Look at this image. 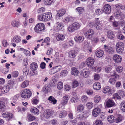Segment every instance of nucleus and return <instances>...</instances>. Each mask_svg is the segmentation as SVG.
<instances>
[{
	"mask_svg": "<svg viewBox=\"0 0 125 125\" xmlns=\"http://www.w3.org/2000/svg\"><path fill=\"white\" fill-rule=\"evenodd\" d=\"M104 48L105 51L109 54L113 53L114 52V49L112 47L104 45Z\"/></svg>",
	"mask_w": 125,
	"mask_h": 125,
	"instance_id": "nucleus-8",
	"label": "nucleus"
},
{
	"mask_svg": "<svg viewBox=\"0 0 125 125\" xmlns=\"http://www.w3.org/2000/svg\"><path fill=\"white\" fill-rule=\"evenodd\" d=\"M65 12V10L64 9H62L59 10L56 15V18L57 19H60V18L64 15Z\"/></svg>",
	"mask_w": 125,
	"mask_h": 125,
	"instance_id": "nucleus-12",
	"label": "nucleus"
},
{
	"mask_svg": "<svg viewBox=\"0 0 125 125\" xmlns=\"http://www.w3.org/2000/svg\"><path fill=\"white\" fill-rule=\"evenodd\" d=\"M48 99L49 100L50 103L53 104L56 103L57 100L53 96H50Z\"/></svg>",
	"mask_w": 125,
	"mask_h": 125,
	"instance_id": "nucleus-32",
	"label": "nucleus"
},
{
	"mask_svg": "<svg viewBox=\"0 0 125 125\" xmlns=\"http://www.w3.org/2000/svg\"><path fill=\"white\" fill-rule=\"evenodd\" d=\"M100 97L98 95H96L94 98V101L95 103H98L100 100Z\"/></svg>",
	"mask_w": 125,
	"mask_h": 125,
	"instance_id": "nucleus-42",
	"label": "nucleus"
},
{
	"mask_svg": "<svg viewBox=\"0 0 125 125\" xmlns=\"http://www.w3.org/2000/svg\"><path fill=\"white\" fill-rule=\"evenodd\" d=\"M107 37L110 39H112L115 37V35L113 31H109L107 32Z\"/></svg>",
	"mask_w": 125,
	"mask_h": 125,
	"instance_id": "nucleus-28",
	"label": "nucleus"
},
{
	"mask_svg": "<svg viewBox=\"0 0 125 125\" xmlns=\"http://www.w3.org/2000/svg\"><path fill=\"white\" fill-rule=\"evenodd\" d=\"M124 45L122 42H117L116 45V49L117 52L118 53H121L124 49Z\"/></svg>",
	"mask_w": 125,
	"mask_h": 125,
	"instance_id": "nucleus-3",
	"label": "nucleus"
},
{
	"mask_svg": "<svg viewBox=\"0 0 125 125\" xmlns=\"http://www.w3.org/2000/svg\"><path fill=\"white\" fill-rule=\"evenodd\" d=\"M14 83L13 81L11 80L8 82V85L7 86H8L10 87V89L11 88H12L13 86L14 85Z\"/></svg>",
	"mask_w": 125,
	"mask_h": 125,
	"instance_id": "nucleus-55",
	"label": "nucleus"
},
{
	"mask_svg": "<svg viewBox=\"0 0 125 125\" xmlns=\"http://www.w3.org/2000/svg\"><path fill=\"white\" fill-rule=\"evenodd\" d=\"M111 69V66L110 65H108L105 68V72L107 73H108L110 71Z\"/></svg>",
	"mask_w": 125,
	"mask_h": 125,
	"instance_id": "nucleus-63",
	"label": "nucleus"
},
{
	"mask_svg": "<svg viewBox=\"0 0 125 125\" xmlns=\"http://www.w3.org/2000/svg\"><path fill=\"white\" fill-rule=\"evenodd\" d=\"M35 119V117L31 114L28 115L27 117V119L29 121H32Z\"/></svg>",
	"mask_w": 125,
	"mask_h": 125,
	"instance_id": "nucleus-41",
	"label": "nucleus"
},
{
	"mask_svg": "<svg viewBox=\"0 0 125 125\" xmlns=\"http://www.w3.org/2000/svg\"><path fill=\"white\" fill-rule=\"evenodd\" d=\"M2 116L3 117L6 118L9 120L12 118L13 115L11 113L7 112L3 113L2 114Z\"/></svg>",
	"mask_w": 125,
	"mask_h": 125,
	"instance_id": "nucleus-21",
	"label": "nucleus"
},
{
	"mask_svg": "<svg viewBox=\"0 0 125 125\" xmlns=\"http://www.w3.org/2000/svg\"><path fill=\"white\" fill-rule=\"evenodd\" d=\"M123 116L121 115H119L115 120L116 123H117L121 121L122 120Z\"/></svg>",
	"mask_w": 125,
	"mask_h": 125,
	"instance_id": "nucleus-48",
	"label": "nucleus"
},
{
	"mask_svg": "<svg viewBox=\"0 0 125 125\" xmlns=\"http://www.w3.org/2000/svg\"><path fill=\"white\" fill-rule=\"evenodd\" d=\"M113 59L114 61L117 63H120L122 60V57L121 56L117 54L113 55Z\"/></svg>",
	"mask_w": 125,
	"mask_h": 125,
	"instance_id": "nucleus-15",
	"label": "nucleus"
},
{
	"mask_svg": "<svg viewBox=\"0 0 125 125\" xmlns=\"http://www.w3.org/2000/svg\"><path fill=\"white\" fill-rule=\"evenodd\" d=\"M123 70V68L121 66H119L116 67V71L119 73H121L122 72Z\"/></svg>",
	"mask_w": 125,
	"mask_h": 125,
	"instance_id": "nucleus-53",
	"label": "nucleus"
},
{
	"mask_svg": "<svg viewBox=\"0 0 125 125\" xmlns=\"http://www.w3.org/2000/svg\"><path fill=\"white\" fill-rule=\"evenodd\" d=\"M84 109L83 106L82 104L78 105L77 107L76 111L78 113L82 111Z\"/></svg>",
	"mask_w": 125,
	"mask_h": 125,
	"instance_id": "nucleus-39",
	"label": "nucleus"
},
{
	"mask_svg": "<svg viewBox=\"0 0 125 125\" xmlns=\"http://www.w3.org/2000/svg\"><path fill=\"white\" fill-rule=\"evenodd\" d=\"M101 111L100 108L98 107L95 108L92 111V115L95 117H97L99 115Z\"/></svg>",
	"mask_w": 125,
	"mask_h": 125,
	"instance_id": "nucleus-11",
	"label": "nucleus"
},
{
	"mask_svg": "<svg viewBox=\"0 0 125 125\" xmlns=\"http://www.w3.org/2000/svg\"><path fill=\"white\" fill-rule=\"evenodd\" d=\"M93 87L94 89L95 90H99L101 88L100 84L98 82H96L93 84Z\"/></svg>",
	"mask_w": 125,
	"mask_h": 125,
	"instance_id": "nucleus-25",
	"label": "nucleus"
},
{
	"mask_svg": "<svg viewBox=\"0 0 125 125\" xmlns=\"http://www.w3.org/2000/svg\"><path fill=\"white\" fill-rule=\"evenodd\" d=\"M68 29L69 31L70 32H72L75 30L72 24L69 26Z\"/></svg>",
	"mask_w": 125,
	"mask_h": 125,
	"instance_id": "nucleus-51",
	"label": "nucleus"
},
{
	"mask_svg": "<svg viewBox=\"0 0 125 125\" xmlns=\"http://www.w3.org/2000/svg\"><path fill=\"white\" fill-rule=\"evenodd\" d=\"M71 70L72 74L75 76H77L78 75L79 71L77 68L75 67H73L72 68Z\"/></svg>",
	"mask_w": 125,
	"mask_h": 125,
	"instance_id": "nucleus-27",
	"label": "nucleus"
},
{
	"mask_svg": "<svg viewBox=\"0 0 125 125\" xmlns=\"http://www.w3.org/2000/svg\"><path fill=\"white\" fill-rule=\"evenodd\" d=\"M93 26L95 27L97 30H99L102 29V24L100 23L99 21H96L95 24H94Z\"/></svg>",
	"mask_w": 125,
	"mask_h": 125,
	"instance_id": "nucleus-24",
	"label": "nucleus"
},
{
	"mask_svg": "<svg viewBox=\"0 0 125 125\" xmlns=\"http://www.w3.org/2000/svg\"><path fill=\"white\" fill-rule=\"evenodd\" d=\"M52 113V111L50 110H47L44 112L43 116L46 118H49Z\"/></svg>",
	"mask_w": 125,
	"mask_h": 125,
	"instance_id": "nucleus-22",
	"label": "nucleus"
},
{
	"mask_svg": "<svg viewBox=\"0 0 125 125\" xmlns=\"http://www.w3.org/2000/svg\"><path fill=\"white\" fill-rule=\"evenodd\" d=\"M115 105V103L112 100H108L105 103V106L108 108L113 107Z\"/></svg>",
	"mask_w": 125,
	"mask_h": 125,
	"instance_id": "nucleus-14",
	"label": "nucleus"
},
{
	"mask_svg": "<svg viewBox=\"0 0 125 125\" xmlns=\"http://www.w3.org/2000/svg\"><path fill=\"white\" fill-rule=\"evenodd\" d=\"M119 107L122 111L125 112V101L122 102L120 104Z\"/></svg>",
	"mask_w": 125,
	"mask_h": 125,
	"instance_id": "nucleus-35",
	"label": "nucleus"
},
{
	"mask_svg": "<svg viewBox=\"0 0 125 125\" xmlns=\"http://www.w3.org/2000/svg\"><path fill=\"white\" fill-rule=\"evenodd\" d=\"M23 72L24 75H26L28 73V71L26 67L24 68L23 70Z\"/></svg>",
	"mask_w": 125,
	"mask_h": 125,
	"instance_id": "nucleus-64",
	"label": "nucleus"
},
{
	"mask_svg": "<svg viewBox=\"0 0 125 125\" xmlns=\"http://www.w3.org/2000/svg\"><path fill=\"white\" fill-rule=\"evenodd\" d=\"M29 84V82L28 80L24 81L21 84V86L22 88H25L28 86Z\"/></svg>",
	"mask_w": 125,
	"mask_h": 125,
	"instance_id": "nucleus-38",
	"label": "nucleus"
},
{
	"mask_svg": "<svg viewBox=\"0 0 125 125\" xmlns=\"http://www.w3.org/2000/svg\"><path fill=\"white\" fill-rule=\"evenodd\" d=\"M115 7L116 9L117 10H125V6L120 4L116 5Z\"/></svg>",
	"mask_w": 125,
	"mask_h": 125,
	"instance_id": "nucleus-36",
	"label": "nucleus"
},
{
	"mask_svg": "<svg viewBox=\"0 0 125 125\" xmlns=\"http://www.w3.org/2000/svg\"><path fill=\"white\" fill-rule=\"evenodd\" d=\"M28 59L27 58H25L23 60V64L24 66H26L28 64Z\"/></svg>",
	"mask_w": 125,
	"mask_h": 125,
	"instance_id": "nucleus-58",
	"label": "nucleus"
},
{
	"mask_svg": "<svg viewBox=\"0 0 125 125\" xmlns=\"http://www.w3.org/2000/svg\"><path fill=\"white\" fill-rule=\"evenodd\" d=\"M45 17V14L44 13L41 15H38L37 16L38 19L40 21H46V20Z\"/></svg>",
	"mask_w": 125,
	"mask_h": 125,
	"instance_id": "nucleus-29",
	"label": "nucleus"
},
{
	"mask_svg": "<svg viewBox=\"0 0 125 125\" xmlns=\"http://www.w3.org/2000/svg\"><path fill=\"white\" fill-rule=\"evenodd\" d=\"M68 73L67 70H62L60 74V76L61 77H64L66 76Z\"/></svg>",
	"mask_w": 125,
	"mask_h": 125,
	"instance_id": "nucleus-43",
	"label": "nucleus"
},
{
	"mask_svg": "<svg viewBox=\"0 0 125 125\" xmlns=\"http://www.w3.org/2000/svg\"><path fill=\"white\" fill-rule=\"evenodd\" d=\"M11 25L13 27L17 28L20 26V24L17 21H13L11 22Z\"/></svg>",
	"mask_w": 125,
	"mask_h": 125,
	"instance_id": "nucleus-34",
	"label": "nucleus"
},
{
	"mask_svg": "<svg viewBox=\"0 0 125 125\" xmlns=\"http://www.w3.org/2000/svg\"><path fill=\"white\" fill-rule=\"evenodd\" d=\"M107 119L108 121L110 123L113 122L115 120V117L112 115L109 116L108 117Z\"/></svg>",
	"mask_w": 125,
	"mask_h": 125,
	"instance_id": "nucleus-45",
	"label": "nucleus"
},
{
	"mask_svg": "<svg viewBox=\"0 0 125 125\" xmlns=\"http://www.w3.org/2000/svg\"><path fill=\"white\" fill-rule=\"evenodd\" d=\"M56 40L59 41H62L64 40L65 36L63 34L57 33L56 35Z\"/></svg>",
	"mask_w": 125,
	"mask_h": 125,
	"instance_id": "nucleus-17",
	"label": "nucleus"
},
{
	"mask_svg": "<svg viewBox=\"0 0 125 125\" xmlns=\"http://www.w3.org/2000/svg\"><path fill=\"white\" fill-rule=\"evenodd\" d=\"M70 99V96L68 95H66L63 96L62 98L61 104L62 105H64L66 104L67 103L68 101Z\"/></svg>",
	"mask_w": 125,
	"mask_h": 125,
	"instance_id": "nucleus-16",
	"label": "nucleus"
},
{
	"mask_svg": "<svg viewBox=\"0 0 125 125\" xmlns=\"http://www.w3.org/2000/svg\"><path fill=\"white\" fill-rule=\"evenodd\" d=\"M71 18L70 17H66L62 21L63 22H69Z\"/></svg>",
	"mask_w": 125,
	"mask_h": 125,
	"instance_id": "nucleus-60",
	"label": "nucleus"
},
{
	"mask_svg": "<svg viewBox=\"0 0 125 125\" xmlns=\"http://www.w3.org/2000/svg\"><path fill=\"white\" fill-rule=\"evenodd\" d=\"M72 25L75 30L78 29L81 26V24L77 22L73 23Z\"/></svg>",
	"mask_w": 125,
	"mask_h": 125,
	"instance_id": "nucleus-33",
	"label": "nucleus"
},
{
	"mask_svg": "<svg viewBox=\"0 0 125 125\" xmlns=\"http://www.w3.org/2000/svg\"><path fill=\"white\" fill-rule=\"evenodd\" d=\"M75 10L80 13H82L84 12V7H78Z\"/></svg>",
	"mask_w": 125,
	"mask_h": 125,
	"instance_id": "nucleus-46",
	"label": "nucleus"
},
{
	"mask_svg": "<svg viewBox=\"0 0 125 125\" xmlns=\"http://www.w3.org/2000/svg\"><path fill=\"white\" fill-rule=\"evenodd\" d=\"M54 0H43L44 3L46 5H49L52 4Z\"/></svg>",
	"mask_w": 125,
	"mask_h": 125,
	"instance_id": "nucleus-47",
	"label": "nucleus"
},
{
	"mask_svg": "<svg viewBox=\"0 0 125 125\" xmlns=\"http://www.w3.org/2000/svg\"><path fill=\"white\" fill-rule=\"evenodd\" d=\"M89 72L86 69H83L81 71L80 74L83 76V77L86 78L89 75Z\"/></svg>",
	"mask_w": 125,
	"mask_h": 125,
	"instance_id": "nucleus-18",
	"label": "nucleus"
},
{
	"mask_svg": "<svg viewBox=\"0 0 125 125\" xmlns=\"http://www.w3.org/2000/svg\"><path fill=\"white\" fill-rule=\"evenodd\" d=\"M94 34V31L93 29H90L85 33L84 35L86 38L89 39Z\"/></svg>",
	"mask_w": 125,
	"mask_h": 125,
	"instance_id": "nucleus-7",
	"label": "nucleus"
},
{
	"mask_svg": "<svg viewBox=\"0 0 125 125\" xmlns=\"http://www.w3.org/2000/svg\"><path fill=\"white\" fill-rule=\"evenodd\" d=\"M19 96V94H17L13 97H11L10 99L11 100H12L13 101H15L16 102V101L18 99Z\"/></svg>",
	"mask_w": 125,
	"mask_h": 125,
	"instance_id": "nucleus-54",
	"label": "nucleus"
},
{
	"mask_svg": "<svg viewBox=\"0 0 125 125\" xmlns=\"http://www.w3.org/2000/svg\"><path fill=\"white\" fill-rule=\"evenodd\" d=\"M30 69L32 70H36L38 68L37 63L35 62H33L31 63L30 65Z\"/></svg>",
	"mask_w": 125,
	"mask_h": 125,
	"instance_id": "nucleus-31",
	"label": "nucleus"
},
{
	"mask_svg": "<svg viewBox=\"0 0 125 125\" xmlns=\"http://www.w3.org/2000/svg\"><path fill=\"white\" fill-rule=\"evenodd\" d=\"M103 124L101 120L99 119H97L95 121L94 125H103Z\"/></svg>",
	"mask_w": 125,
	"mask_h": 125,
	"instance_id": "nucleus-50",
	"label": "nucleus"
},
{
	"mask_svg": "<svg viewBox=\"0 0 125 125\" xmlns=\"http://www.w3.org/2000/svg\"><path fill=\"white\" fill-rule=\"evenodd\" d=\"M12 75L13 77L16 78L18 77L19 75V73L17 71H14L11 74Z\"/></svg>",
	"mask_w": 125,
	"mask_h": 125,
	"instance_id": "nucleus-57",
	"label": "nucleus"
},
{
	"mask_svg": "<svg viewBox=\"0 0 125 125\" xmlns=\"http://www.w3.org/2000/svg\"><path fill=\"white\" fill-rule=\"evenodd\" d=\"M119 24V23L118 21L115 20H114V21H113L112 25L114 27H117L118 26Z\"/></svg>",
	"mask_w": 125,
	"mask_h": 125,
	"instance_id": "nucleus-62",
	"label": "nucleus"
},
{
	"mask_svg": "<svg viewBox=\"0 0 125 125\" xmlns=\"http://www.w3.org/2000/svg\"><path fill=\"white\" fill-rule=\"evenodd\" d=\"M103 11L107 14L110 13L111 10V7L108 4H106L103 7Z\"/></svg>",
	"mask_w": 125,
	"mask_h": 125,
	"instance_id": "nucleus-10",
	"label": "nucleus"
},
{
	"mask_svg": "<svg viewBox=\"0 0 125 125\" xmlns=\"http://www.w3.org/2000/svg\"><path fill=\"white\" fill-rule=\"evenodd\" d=\"M86 106L88 108L91 109L93 107V104L91 102H88L86 104Z\"/></svg>",
	"mask_w": 125,
	"mask_h": 125,
	"instance_id": "nucleus-52",
	"label": "nucleus"
},
{
	"mask_svg": "<svg viewBox=\"0 0 125 125\" xmlns=\"http://www.w3.org/2000/svg\"><path fill=\"white\" fill-rule=\"evenodd\" d=\"M63 27L62 23L56 22L53 27V30L55 31L58 32L61 30Z\"/></svg>",
	"mask_w": 125,
	"mask_h": 125,
	"instance_id": "nucleus-4",
	"label": "nucleus"
},
{
	"mask_svg": "<svg viewBox=\"0 0 125 125\" xmlns=\"http://www.w3.org/2000/svg\"><path fill=\"white\" fill-rule=\"evenodd\" d=\"M46 21L50 20L52 17V14L50 12L44 13Z\"/></svg>",
	"mask_w": 125,
	"mask_h": 125,
	"instance_id": "nucleus-26",
	"label": "nucleus"
},
{
	"mask_svg": "<svg viewBox=\"0 0 125 125\" xmlns=\"http://www.w3.org/2000/svg\"><path fill=\"white\" fill-rule=\"evenodd\" d=\"M117 38L118 39L122 40L125 39V36H123L122 34H118L117 35Z\"/></svg>",
	"mask_w": 125,
	"mask_h": 125,
	"instance_id": "nucleus-59",
	"label": "nucleus"
},
{
	"mask_svg": "<svg viewBox=\"0 0 125 125\" xmlns=\"http://www.w3.org/2000/svg\"><path fill=\"white\" fill-rule=\"evenodd\" d=\"M61 69V67L60 66H57L53 67L51 69L50 72V74H54L59 71Z\"/></svg>",
	"mask_w": 125,
	"mask_h": 125,
	"instance_id": "nucleus-9",
	"label": "nucleus"
},
{
	"mask_svg": "<svg viewBox=\"0 0 125 125\" xmlns=\"http://www.w3.org/2000/svg\"><path fill=\"white\" fill-rule=\"evenodd\" d=\"M94 60L92 58L90 57L88 58L86 61V62L89 67H91L93 65Z\"/></svg>",
	"mask_w": 125,
	"mask_h": 125,
	"instance_id": "nucleus-13",
	"label": "nucleus"
},
{
	"mask_svg": "<svg viewBox=\"0 0 125 125\" xmlns=\"http://www.w3.org/2000/svg\"><path fill=\"white\" fill-rule=\"evenodd\" d=\"M110 88L107 86L104 87L103 90V92L104 93H107L111 91Z\"/></svg>",
	"mask_w": 125,
	"mask_h": 125,
	"instance_id": "nucleus-44",
	"label": "nucleus"
},
{
	"mask_svg": "<svg viewBox=\"0 0 125 125\" xmlns=\"http://www.w3.org/2000/svg\"><path fill=\"white\" fill-rule=\"evenodd\" d=\"M45 29L44 25L42 23L37 24L34 28L35 31L37 33H41Z\"/></svg>",
	"mask_w": 125,
	"mask_h": 125,
	"instance_id": "nucleus-1",
	"label": "nucleus"
},
{
	"mask_svg": "<svg viewBox=\"0 0 125 125\" xmlns=\"http://www.w3.org/2000/svg\"><path fill=\"white\" fill-rule=\"evenodd\" d=\"M31 111L35 115H38L39 114V110L35 107H33L31 109Z\"/></svg>",
	"mask_w": 125,
	"mask_h": 125,
	"instance_id": "nucleus-37",
	"label": "nucleus"
},
{
	"mask_svg": "<svg viewBox=\"0 0 125 125\" xmlns=\"http://www.w3.org/2000/svg\"><path fill=\"white\" fill-rule=\"evenodd\" d=\"M12 40L15 43H18L21 41V38L19 36L16 35L13 37Z\"/></svg>",
	"mask_w": 125,
	"mask_h": 125,
	"instance_id": "nucleus-20",
	"label": "nucleus"
},
{
	"mask_svg": "<svg viewBox=\"0 0 125 125\" xmlns=\"http://www.w3.org/2000/svg\"><path fill=\"white\" fill-rule=\"evenodd\" d=\"M78 85L79 83L77 81H74L73 82V88H75L78 86Z\"/></svg>",
	"mask_w": 125,
	"mask_h": 125,
	"instance_id": "nucleus-56",
	"label": "nucleus"
},
{
	"mask_svg": "<svg viewBox=\"0 0 125 125\" xmlns=\"http://www.w3.org/2000/svg\"><path fill=\"white\" fill-rule=\"evenodd\" d=\"M114 15L116 17H120L121 19H124L125 17L124 14L122 13L120 11L117 9L115 11Z\"/></svg>",
	"mask_w": 125,
	"mask_h": 125,
	"instance_id": "nucleus-6",
	"label": "nucleus"
},
{
	"mask_svg": "<svg viewBox=\"0 0 125 125\" xmlns=\"http://www.w3.org/2000/svg\"><path fill=\"white\" fill-rule=\"evenodd\" d=\"M31 93L30 90L28 89H25L21 93V97L24 98H30L31 95Z\"/></svg>",
	"mask_w": 125,
	"mask_h": 125,
	"instance_id": "nucleus-2",
	"label": "nucleus"
},
{
	"mask_svg": "<svg viewBox=\"0 0 125 125\" xmlns=\"http://www.w3.org/2000/svg\"><path fill=\"white\" fill-rule=\"evenodd\" d=\"M77 53V51L76 50H72L69 52L68 54L72 58L75 57Z\"/></svg>",
	"mask_w": 125,
	"mask_h": 125,
	"instance_id": "nucleus-19",
	"label": "nucleus"
},
{
	"mask_svg": "<svg viewBox=\"0 0 125 125\" xmlns=\"http://www.w3.org/2000/svg\"><path fill=\"white\" fill-rule=\"evenodd\" d=\"M63 83L62 82H60L57 84V87L58 89L61 90L62 89L63 87Z\"/></svg>",
	"mask_w": 125,
	"mask_h": 125,
	"instance_id": "nucleus-49",
	"label": "nucleus"
},
{
	"mask_svg": "<svg viewBox=\"0 0 125 125\" xmlns=\"http://www.w3.org/2000/svg\"><path fill=\"white\" fill-rule=\"evenodd\" d=\"M104 53L103 51L101 50H98L95 52L96 56L99 58L102 57Z\"/></svg>",
	"mask_w": 125,
	"mask_h": 125,
	"instance_id": "nucleus-30",
	"label": "nucleus"
},
{
	"mask_svg": "<svg viewBox=\"0 0 125 125\" xmlns=\"http://www.w3.org/2000/svg\"><path fill=\"white\" fill-rule=\"evenodd\" d=\"M67 112L65 111H61L59 114V117L61 118H63L67 115Z\"/></svg>",
	"mask_w": 125,
	"mask_h": 125,
	"instance_id": "nucleus-40",
	"label": "nucleus"
},
{
	"mask_svg": "<svg viewBox=\"0 0 125 125\" xmlns=\"http://www.w3.org/2000/svg\"><path fill=\"white\" fill-rule=\"evenodd\" d=\"M84 37L82 36H78L74 38L75 41L77 42H81L84 40Z\"/></svg>",
	"mask_w": 125,
	"mask_h": 125,
	"instance_id": "nucleus-23",
	"label": "nucleus"
},
{
	"mask_svg": "<svg viewBox=\"0 0 125 125\" xmlns=\"http://www.w3.org/2000/svg\"><path fill=\"white\" fill-rule=\"evenodd\" d=\"M10 87L8 86L5 85L3 86H0V93L4 94L9 92Z\"/></svg>",
	"mask_w": 125,
	"mask_h": 125,
	"instance_id": "nucleus-5",
	"label": "nucleus"
},
{
	"mask_svg": "<svg viewBox=\"0 0 125 125\" xmlns=\"http://www.w3.org/2000/svg\"><path fill=\"white\" fill-rule=\"evenodd\" d=\"M109 81L111 84H115L116 81L115 78H112L109 79Z\"/></svg>",
	"mask_w": 125,
	"mask_h": 125,
	"instance_id": "nucleus-61",
	"label": "nucleus"
}]
</instances>
